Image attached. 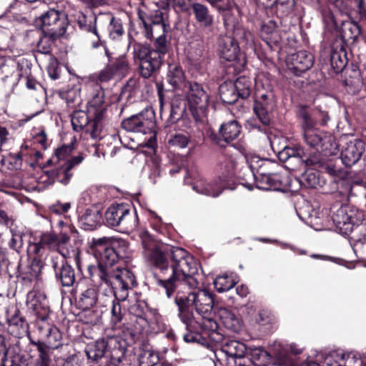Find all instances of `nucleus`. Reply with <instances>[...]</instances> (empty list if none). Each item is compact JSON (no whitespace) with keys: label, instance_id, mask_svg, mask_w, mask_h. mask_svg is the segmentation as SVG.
Instances as JSON below:
<instances>
[{"label":"nucleus","instance_id":"5fc2aeb1","mask_svg":"<svg viewBox=\"0 0 366 366\" xmlns=\"http://www.w3.org/2000/svg\"><path fill=\"white\" fill-rule=\"evenodd\" d=\"M302 182L308 187H315L318 184V179L312 172H307L302 177Z\"/></svg>","mask_w":366,"mask_h":366},{"label":"nucleus","instance_id":"9b49d317","mask_svg":"<svg viewBox=\"0 0 366 366\" xmlns=\"http://www.w3.org/2000/svg\"><path fill=\"white\" fill-rule=\"evenodd\" d=\"M305 143L316 149L322 151L331 150L336 147L334 137L329 133L321 131L317 128L303 132Z\"/></svg>","mask_w":366,"mask_h":366},{"label":"nucleus","instance_id":"a211bd4d","mask_svg":"<svg viewBox=\"0 0 366 366\" xmlns=\"http://www.w3.org/2000/svg\"><path fill=\"white\" fill-rule=\"evenodd\" d=\"M332 219L341 233L348 234L353 230L354 218L348 214L347 206H341L334 212Z\"/></svg>","mask_w":366,"mask_h":366},{"label":"nucleus","instance_id":"473e14b6","mask_svg":"<svg viewBox=\"0 0 366 366\" xmlns=\"http://www.w3.org/2000/svg\"><path fill=\"white\" fill-rule=\"evenodd\" d=\"M31 343L36 347L39 352V357L36 362V366H50L51 362V355L49 347L44 342L41 341L31 340Z\"/></svg>","mask_w":366,"mask_h":366},{"label":"nucleus","instance_id":"e2e57ef3","mask_svg":"<svg viewBox=\"0 0 366 366\" xmlns=\"http://www.w3.org/2000/svg\"><path fill=\"white\" fill-rule=\"evenodd\" d=\"M44 246L39 242L30 244L29 252L35 254L36 256H42L44 252Z\"/></svg>","mask_w":366,"mask_h":366},{"label":"nucleus","instance_id":"5701e85b","mask_svg":"<svg viewBox=\"0 0 366 366\" xmlns=\"http://www.w3.org/2000/svg\"><path fill=\"white\" fill-rule=\"evenodd\" d=\"M133 282L134 276L129 272V274H126L122 273L120 278H114V282L111 285H105L108 287H112L113 289H117V291L114 292V295L117 299V301L119 302L121 301H124L128 297V288H129V282Z\"/></svg>","mask_w":366,"mask_h":366},{"label":"nucleus","instance_id":"680f3d73","mask_svg":"<svg viewBox=\"0 0 366 366\" xmlns=\"http://www.w3.org/2000/svg\"><path fill=\"white\" fill-rule=\"evenodd\" d=\"M271 164V162H269L267 160H262V164L259 166V167L257 169V173L254 174V178L257 181V183L260 181L261 177L263 176L262 173L264 174H268L269 172L266 171V168Z\"/></svg>","mask_w":366,"mask_h":366},{"label":"nucleus","instance_id":"ddd939ff","mask_svg":"<svg viewBox=\"0 0 366 366\" xmlns=\"http://www.w3.org/2000/svg\"><path fill=\"white\" fill-rule=\"evenodd\" d=\"M287 63L290 70H292L296 75L300 76L312 66L314 57L306 51H299L289 55Z\"/></svg>","mask_w":366,"mask_h":366},{"label":"nucleus","instance_id":"6e6d98bb","mask_svg":"<svg viewBox=\"0 0 366 366\" xmlns=\"http://www.w3.org/2000/svg\"><path fill=\"white\" fill-rule=\"evenodd\" d=\"M107 107H101L98 109H94V111H88L89 113L93 115V119L95 122L102 123L104 124V122L106 118Z\"/></svg>","mask_w":366,"mask_h":366},{"label":"nucleus","instance_id":"49530a36","mask_svg":"<svg viewBox=\"0 0 366 366\" xmlns=\"http://www.w3.org/2000/svg\"><path fill=\"white\" fill-rule=\"evenodd\" d=\"M103 127V124L91 120L85 132L89 134L92 139H101L102 138Z\"/></svg>","mask_w":366,"mask_h":366},{"label":"nucleus","instance_id":"4468645a","mask_svg":"<svg viewBox=\"0 0 366 366\" xmlns=\"http://www.w3.org/2000/svg\"><path fill=\"white\" fill-rule=\"evenodd\" d=\"M365 143L360 139H354L347 143L342 150L340 158L346 167L355 164L365 152Z\"/></svg>","mask_w":366,"mask_h":366},{"label":"nucleus","instance_id":"a18cd8bd","mask_svg":"<svg viewBox=\"0 0 366 366\" xmlns=\"http://www.w3.org/2000/svg\"><path fill=\"white\" fill-rule=\"evenodd\" d=\"M43 36L39 40L36 48L37 51L44 54H49L52 49V45L57 39H53L47 35Z\"/></svg>","mask_w":366,"mask_h":366},{"label":"nucleus","instance_id":"4d7b16f0","mask_svg":"<svg viewBox=\"0 0 366 366\" xmlns=\"http://www.w3.org/2000/svg\"><path fill=\"white\" fill-rule=\"evenodd\" d=\"M47 70L49 76L52 79H57L59 77V72L58 71V61L56 59L51 58Z\"/></svg>","mask_w":366,"mask_h":366},{"label":"nucleus","instance_id":"3c124183","mask_svg":"<svg viewBox=\"0 0 366 366\" xmlns=\"http://www.w3.org/2000/svg\"><path fill=\"white\" fill-rule=\"evenodd\" d=\"M40 244H43L44 247L56 249V234L52 232H46L40 237Z\"/></svg>","mask_w":366,"mask_h":366},{"label":"nucleus","instance_id":"a878e982","mask_svg":"<svg viewBox=\"0 0 366 366\" xmlns=\"http://www.w3.org/2000/svg\"><path fill=\"white\" fill-rule=\"evenodd\" d=\"M217 316L226 328L233 332L240 330V324L238 318L229 310L220 307L217 310Z\"/></svg>","mask_w":366,"mask_h":366},{"label":"nucleus","instance_id":"774afa93","mask_svg":"<svg viewBox=\"0 0 366 366\" xmlns=\"http://www.w3.org/2000/svg\"><path fill=\"white\" fill-rule=\"evenodd\" d=\"M347 29L351 33V35L348 36L350 39L355 41L360 34V29L357 24H350Z\"/></svg>","mask_w":366,"mask_h":366},{"label":"nucleus","instance_id":"58836bf2","mask_svg":"<svg viewBox=\"0 0 366 366\" xmlns=\"http://www.w3.org/2000/svg\"><path fill=\"white\" fill-rule=\"evenodd\" d=\"M235 85V89L242 99H247L250 95L252 82L245 76H240L233 82Z\"/></svg>","mask_w":366,"mask_h":366},{"label":"nucleus","instance_id":"8fccbe9b","mask_svg":"<svg viewBox=\"0 0 366 366\" xmlns=\"http://www.w3.org/2000/svg\"><path fill=\"white\" fill-rule=\"evenodd\" d=\"M111 313L112 322L114 324H117L122 321L124 312H122V306L119 301H113Z\"/></svg>","mask_w":366,"mask_h":366},{"label":"nucleus","instance_id":"7ed1b4c3","mask_svg":"<svg viewBox=\"0 0 366 366\" xmlns=\"http://www.w3.org/2000/svg\"><path fill=\"white\" fill-rule=\"evenodd\" d=\"M94 249L98 263L87 267L88 277L94 287L111 285L114 278H120L122 273L129 274V270L116 266L119 254L111 246L109 239L104 237L97 239L94 242Z\"/></svg>","mask_w":366,"mask_h":366},{"label":"nucleus","instance_id":"f3484780","mask_svg":"<svg viewBox=\"0 0 366 366\" xmlns=\"http://www.w3.org/2000/svg\"><path fill=\"white\" fill-rule=\"evenodd\" d=\"M191 14L196 22L202 28L209 29L214 26V17L207 6L200 2H193L190 5Z\"/></svg>","mask_w":366,"mask_h":366},{"label":"nucleus","instance_id":"c9c22d12","mask_svg":"<svg viewBox=\"0 0 366 366\" xmlns=\"http://www.w3.org/2000/svg\"><path fill=\"white\" fill-rule=\"evenodd\" d=\"M94 91L95 94L88 102V111H94V109H98L101 107H107L104 102V91L102 87L96 84Z\"/></svg>","mask_w":366,"mask_h":366},{"label":"nucleus","instance_id":"864d4df0","mask_svg":"<svg viewBox=\"0 0 366 366\" xmlns=\"http://www.w3.org/2000/svg\"><path fill=\"white\" fill-rule=\"evenodd\" d=\"M315 117H316L317 123L321 126L327 125V122L330 121V118L328 114V112L322 110V109L317 107L314 109Z\"/></svg>","mask_w":366,"mask_h":366},{"label":"nucleus","instance_id":"c03bdc74","mask_svg":"<svg viewBox=\"0 0 366 366\" xmlns=\"http://www.w3.org/2000/svg\"><path fill=\"white\" fill-rule=\"evenodd\" d=\"M352 188V182L350 180L341 179L337 182V192L343 200H349V198L353 194Z\"/></svg>","mask_w":366,"mask_h":366},{"label":"nucleus","instance_id":"79ce46f5","mask_svg":"<svg viewBox=\"0 0 366 366\" xmlns=\"http://www.w3.org/2000/svg\"><path fill=\"white\" fill-rule=\"evenodd\" d=\"M236 282L228 275L217 277L214 281V285L218 292L229 291L233 288Z\"/></svg>","mask_w":366,"mask_h":366},{"label":"nucleus","instance_id":"b1692460","mask_svg":"<svg viewBox=\"0 0 366 366\" xmlns=\"http://www.w3.org/2000/svg\"><path fill=\"white\" fill-rule=\"evenodd\" d=\"M167 80L174 89H184L188 86L183 70L177 64L169 65Z\"/></svg>","mask_w":366,"mask_h":366},{"label":"nucleus","instance_id":"6ab92c4d","mask_svg":"<svg viewBox=\"0 0 366 366\" xmlns=\"http://www.w3.org/2000/svg\"><path fill=\"white\" fill-rule=\"evenodd\" d=\"M104 340L107 353L109 354L111 360L114 362H121L126 352L124 341L117 336H109L104 338Z\"/></svg>","mask_w":366,"mask_h":366},{"label":"nucleus","instance_id":"c85d7f7f","mask_svg":"<svg viewBox=\"0 0 366 366\" xmlns=\"http://www.w3.org/2000/svg\"><path fill=\"white\" fill-rule=\"evenodd\" d=\"M219 93L222 102L227 104H234L239 97L235 85L232 81H225L220 84Z\"/></svg>","mask_w":366,"mask_h":366},{"label":"nucleus","instance_id":"1a4fd4ad","mask_svg":"<svg viewBox=\"0 0 366 366\" xmlns=\"http://www.w3.org/2000/svg\"><path fill=\"white\" fill-rule=\"evenodd\" d=\"M154 127V113L151 109H145L139 114L125 119L122 127L128 132L147 133Z\"/></svg>","mask_w":366,"mask_h":366},{"label":"nucleus","instance_id":"2eb2a0df","mask_svg":"<svg viewBox=\"0 0 366 366\" xmlns=\"http://www.w3.org/2000/svg\"><path fill=\"white\" fill-rule=\"evenodd\" d=\"M96 20L100 28H106L111 39H117L124 34L121 20L116 19L110 12L99 13Z\"/></svg>","mask_w":366,"mask_h":366},{"label":"nucleus","instance_id":"7c9ffc66","mask_svg":"<svg viewBox=\"0 0 366 366\" xmlns=\"http://www.w3.org/2000/svg\"><path fill=\"white\" fill-rule=\"evenodd\" d=\"M347 64L346 51L343 49H333L330 55V64L335 73L341 72Z\"/></svg>","mask_w":366,"mask_h":366},{"label":"nucleus","instance_id":"bb28decb","mask_svg":"<svg viewBox=\"0 0 366 366\" xmlns=\"http://www.w3.org/2000/svg\"><path fill=\"white\" fill-rule=\"evenodd\" d=\"M102 214L97 207H92L86 209L81 217L82 224L89 229H94L100 224Z\"/></svg>","mask_w":366,"mask_h":366},{"label":"nucleus","instance_id":"39448f33","mask_svg":"<svg viewBox=\"0 0 366 366\" xmlns=\"http://www.w3.org/2000/svg\"><path fill=\"white\" fill-rule=\"evenodd\" d=\"M104 217L105 224L108 227L115 228L122 233L132 232L138 225V217L124 204L110 205L105 212Z\"/></svg>","mask_w":366,"mask_h":366},{"label":"nucleus","instance_id":"20e7f679","mask_svg":"<svg viewBox=\"0 0 366 366\" xmlns=\"http://www.w3.org/2000/svg\"><path fill=\"white\" fill-rule=\"evenodd\" d=\"M187 302L191 305L197 313L202 317L199 326L204 331L214 332L218 324L212 317L214 298L212 293L206 290H197L190 292L187 297Z\"/></svg>","mask_w":366,"mask_h":366},{"label":"nucleus","instance_id":"e433bc0d","mask_svg":"<svg viewBox=\"0 0 366 366\" xmlns=\"http://www.w3.org/2000/svg\"><path fill=\"white\" fill-rule=\"evenodd\" d=\"M89 122V116L85 112L76 111L73 113L71 124L75 131L86 130Z\"/></svg>","mask_w":366,"mask_h":366},{"label":"nucleus","instance_id":"338daca9","mask_svg":"<svg viewBox=\"0 0 366 366\" xmlns=\"http://www.w3.org/2000/svg\"><path fill=\"white\" fill-rule=\"evenodd\" d=\"M11 159L10 164H11V169H17L20 168L21 165V154L18 152L17 154H11L9 156Z\"/></svg>","mask_w":366,"mask_h":366},{"label":"nucleus","instance_id":"ea45409f","mask_svg":"<svg viewBox=\"0 0 366 366\" xmlns=\"http://www.w3.org/2000/svg\"><path fill=\"white\" fill-rule=\"evenodd\" d=\"M61 333L56 327H49L46 334V342L50 349L58 348L60 345Z\"/></svg>","mask_w":366,"mask_h":366},{"label":"nucleus","instance_id":"0e129e2a","mask_svg":"<svg viewBox=\"0 0 366 366\" xmlns=\"http://www.w3.org/2000/svg\"><path fill=\"white\" fill-rule=\"evenodd\" d=\"M83 159V156L81 154H79L65 162L63 165L67 167L69 169L71 170L76 165L80 164Z\"/></svg>","mask_w":366,"mask_h":366},{"label":"nucleus","instance_id":"f704fd0d","mask_svg":"<svg viewBox=\"0 0 366 366\" xmlns=\"http://www.w3.org/2000/svg\"><path fill=\"white\" fill-rule=\"evenodd\" d=\"M89 359L97 360L103 357L107 353V347L104 338L99 340L88 347L86 350Z\"/></svg>","mask_w":366,"mask_h":366},{"label":"nucleus","instance_id":"13d9d810","mask_svg":"<svg viewBox=\"0 0 366 366\" xmlns=\"http://www.w3.org/2000/svg\"><path fill=\"white\" fill-rule=\"evenodd\" d=\"M114 75L115 74L113 71V69L109 66L99 72L98 79L100 82H107L110 81Z\"/></svg>","mask_w":366,"mask_h":366},{"label":"nucleus","instance_id":"aec40b11","mask_svg":"<svg viewBox=\"0 0 366 366\" xmlns=\"http://www.w3.org/2000/svg\"><path fill=\"white\" fill-rule=\"evenodd\" d=\"M219 51L221 58L227 61H232L237 59L239 49L233 37L222 36L219 39Z\"/></svg>","mask_w":366,"mask_h":366},{"label":"nucleus","instance_id":"cd10ccee","mask_svg":"<svg viewBox=\"0 0 366 366\" xmlns=\"http://www.w3.org/2000/svg\"><path fill=\"white\" fill-rule=\"evenodd\" d=\"M193 189L200 194L214 197H218L222 191V186L217 182L212 183L204 179L197 182Z\"/></svg>","mask_w":366,"mask_h":366},{"label":"nucleus","instance_id":"de8ad7c7","mask_svg":"<svg viewBox=\"0 0 366 366\" xmlns=\"http://www.w3.org/2000/svg\"><path fill=\"white\" fill-rule=\"evenodd\" d=\"M190 141V137L187 134L178 133L170 136L169 144L180 148H185Z\"/></svg>","mask_w":366,"mask_h":366},{"label":"nucleus","instance_id":"9d476101","mask_svg":"<svg viewBox=\"0 0 366 366\" xmlns=\"http://www.w3.org/2000/svg\"><path fill=\"white\" fill-rule=\"evenodd\" d=\"M51 267L55 272L56 281L62 287H70L76 282L74 269L64 259L59 256L51 257Z\"/></svg>","mask_w":366,"mask_h":366},{"label":"nucleus","instance_id":"2f4dec72","mask_svg":"<svg viewBox=\"0 0 366 366\" xmlns=\"http://www.w3.org/2000/svg\"><path fill=\"white\" fill-rule=\"evenodd\" d=\"M97 302V290L94 288H88L81 294L78 300V305L83 310H87L93 307Z\"/></svg>","mask_w":366,"mask_h":366},{"label":"nucleus","instance_id":"f257e3e1","mask_svg":"<svg viewBox=\"0 0 366 366\" xmlns=\"http://www.w3.org/2000/svg\"><path fill=\"white\" fill-rule=\"evenodd\" d=\"M144 254L154 267L153 277L157 286L162 288L167 297L177 292L174 301L178 307V316L189 328L194 320L193 310L185 297L179 296L182 287L197 289L199 281L196 277L197 267L192 257L180 247L164 245L154 239L149 232L139 233Z\"/></svg>","mask_w":366,"mask_h":366},{"label":"nucleus","instance_id":"4be33fe9","mask_svg":"<svg viewBox=\"0 0 366 366\" xmlns=\"http://www.w3.org/2000/svg\"><path fill=\"white\" fill-rule=\"evenodd\" d=\"M9 331L16 337H22L28 333L29 325L20 312L15 310L14 313L7 319Z\"/></svg>","mask_w":366,"mask_h":366},{"label":"nucleus","instance_id":"393cba45","mask_svg":"<svg viewBox=\"0 0 366 366\" xmlns=\"http://www.w3.org/2000/svg\"><path fill=\"white\" fill-rule=\"evenodd\" d=\"M170 109L169 121L172 123H176L184 117L186 112L185 99L180 95L174 96L171 99Z\"/></svg>","mask_w":366,"mask_h":366},{"label":"nucleus","instance_id":"37998d69","mask_svg":"<svg viewBox=\"0 0 366 366\" xmlns=\"http://www.w3.org/2000/svg\"><path fill=\"white\" fill-rule=\"evenodd\" d=\"M74 149L72 144L69 145H63L55 150L54 156L48 160L47 164H59L61 160H64L69 157Z\"/></svg>","mask_w":366,"mask_h":366},{"label":"nucleus","instance_id":"412c9836","mask_svg":"<svg viewBox=\"0 0 366 366\" xmlns=\"http://www.w3.org/2000/svg\"><path fill=\"white\" fill-rule=\"evenodd\" d=\"M97 17V16H87L83 13H79L76 19V23L81 31L96 36L97 40L92 42L94 48H97L102 44L100 36L97 29V24H99V21L96 20Z\"/></svg>","mask_w":366,"mask_h":366},{"label":"nucleus","instance_id":"f03ea898","mask_svg":"<svg viewBox=\"0 0 366 366\" xmlns=\"http://www.w3.org/2000/svg\"><path fill=\"white\" fill-rule=\"evenodd\" d=\"M154 29L162 30V34L158 36L154 44V48L147 44L136 43L134 44V56L139 61L141 76L148 79L154 75L162 64V58L168 52L169 39L167 34L169 31V25L164 20L162 14L156 15L152 21Z\"/></svg>","mask_w":366,"mask_h":366},{"label":"nucleus","instance_id":"052dcab7","mask_svg":"<svg viewBox=\"0 0 366 366\" xmlns=\"http://www.w3.org/2000/svg\"><path fill=\"white\" fill-rule=\"evenodd\" d=\"M157 94L159 103L160 110L162 109L164 104L167 102L166 93L167 91L164 90V86L161 83L156 84Z\"/></svg>","mask_w":366,"mask_h":366},{"label":"nucleus","instance_id":"f8f14e48","mask_svg":"<svg viewBox=\"0 0 366 366\" xmlns=\"http://www.w3.org/2000/svg\"><path fill=\"white\" fill-rule=\"evenodd\" d=\"M241 126L236 120L229 121L222 124L219 129V134H212L211 139L217 145L224 147L238 137L240 134Z\"/></svg>","mask_w":366,"mask_h":366},{"label":"nucleus","instance_id":"603ef678","mask_svg":"<svg viewBox=\"0 0 366 366\" xmlns=\"http://www.w3.org/2000/svg\"><path fill=\"white\" fill-rule=\"evenodd\" d=\"M70 242V237L65 232H60L56 234V249L61 250L66 248V245ZM59 252L64 256V254L59 251Z\"/></svg>","mask_w":366,"mask_h":366},{"label":"nucleus","instance_id":"6e6552de","mask_svg":"<svg viewBox=\"0 0 366 366\" xmlns=\"http://www.w3.org/2000/svg\"><path fill=\"white\" fill-rule=\"evenodd\" d=\"M187 87V99L192 115L195 121H202L207 114L209 95L197 82H188Z\"/></svg>","mask_w":366,"mask_h":366},{"label":"nucleus","instance_id":"a19ab883","mask_svg":"<svg viewBox=\"0 0 366 366\" xmlns=\"http://www.w3.org/2000/svg\"><path fill=\"white\" fill-rule=\"evenodd\" d=\"M158 360V355L150 350H142L138 356L139 366H155Z\"/></svg>","mask_w":366,"mask_h":366},{"label":"nucleus","instance_id":"bf43d9fd","mask_svg":"<svg viewBox=\"0 0 366 366\" xmlns=\"http://www.w3.org/2000/svg\"><path fill=\"white\" fill-rule=\"evenodd\" d=\"M70 169H69L67 167H66L64 165L60 166V176L58 178V181L61 182V184L66 185L71 177L72 174L70 172Z\"/></svg>","mask_w":366,"mask_h":366},{"label":"nucleus","instance_id":"0eeeda50","mask_svg":"<svg viewBox=\"0 0 366 366\" xmlns=\"http://www.w3.org/2000/svg\"><path fill=\"white\" fill-rule=\"evenodd\" d=\"M274 107L275 101L272 92L257 94L253 105V110L255 116L262 124V126L253 120L249 122L251 127L265 132L266 127L270 124L271 112L273 111Z\"/></svg>","mask_w":366,"mask_h":366},{"label":"nucleus","instance_id":"69168bd1","mask_svg":"<svg viewBox=\"0 0 366 366\" xmlns=\"http://www.w3.org/2000/svg\"><path fill=\"white\" fill-rule=\"evenodd\" d=\"M7 352L4 337L2 335H0V356L2 355L1 361L3 366H6V361Z\"/></svg>","mask_w":366,"mask_h":366},{"label":"nucleus","instance_id":"09e8293b","mask_svg":"<svg viewBox=\"0 0 366 366\" xmlns=\"http://www.w3.org/2000/svg\"><path fill=\"white\" fill-rule=\"evenodd\" d=\"M110 66L113 69L115 75H123L128 70L129 64L124 57H120L112 64Z\"/></svg>","mask_w":366,"mask_h":366},{"label":"nucleus","instance_id":"423d86ee","mask_svg":"<svg viewBox=\"0 0 366 366\" xmlns=\"http://www.w3.org/2000/svg\"><path fill=\"white\" fill-rule=\"evenodd\" d=\"M42 34L53 39L61 37L69 25L66 14L56 9H49L39 16Z\"/></svg>","mask_w":366,"mask_h":366},{"label":"nucleus","instance_id":"dca6fc26","mask_svg":"<svg viewBox=\"0 0 366 366\" xmlns=\"http://www.w3.org/2000/svg\"><path fill=\"white\" fill-rule=\"evenodd\" d=\"M259 35L272 50L277 48L282 40L280 31L277 23L273 20H269L261 26Z\"/></svg>","mask_w":366,"mask_h":366},{"label":"nucleus","instance_id":"72a5a7b5","mask_svg":"<svg viewBox=\"0 0 366 366\" xmlns=\"http://www.w3.org/2000/svg\"><path fill=\"white\" fill-rule=\"evenodd\" d=\"M302 154L303 150L300 148L285 147L282 150L278 152L277 157L279 159L283 162L290 160L301 162Z\"/></svg>","mask_w":366,"mask_h":366},{"label":"nucleus","instance_id":"c756f323","mask_svg":"<svg viewBox=\"0 0 366 366\" xmlns=\"http://www.w3.org/2000/svg\"><path fill=\"white\" fill-rule=\"evenodd\" d=\"M261 177L260 181L257 182L258 187L264 189H274L279 190L282 186V182L280 176L277 173H268L264 174Z\"/></svg>","mask_w":366,"mask_h":366},{"label":"nucleus","instance_id":"4c0bfd02","mask_svg":"<svg viewBox=\"0 0 366 366\" xmlns=\"http://www.w3.org/2000/svg\"><path fill=\"white\" fill-rule=\"evenodd\" d=\"M299 116L302 119L303 132L316 128L317 122L315 117L314 110L310 113L305 108H302L299 112Z\"/></svg>","mask_w":366,"mask_h":366}]
</instances>
